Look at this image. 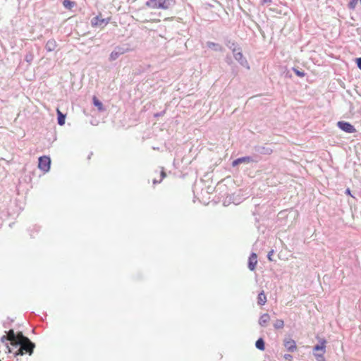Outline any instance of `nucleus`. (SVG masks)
Returning a JSON list of instances; mask_svg holds the SVG:
<instances>
[{"label": "nucleus", "mask_w": 361, "mask_h": 361, "mask_svg": "<svg viewBox=\"0 0 361 361\" xmlns=\"http://www.w3.org/2000/svg\"><path fill=\"white\" fill-rule=\"evenodd\" d=\"M6 335L3 336L1 338L2 343H6L7 348V341H10L11 344L16 348H18L15 355H23L25 353H29L32 354L33 351L34 344L25 336L23 335L21 332L15 334L13 330H9L6 332Z\"/></svg>", "instance_id": "nucleus-1"}, {"label": "nucleus", "mask_w": 361, "mask_h": 361, "mask_svg": "<svg viewBox=\"0 0 361 361\" xmlns=\"http://www.w3.org/2000/svg\"><path fill=\"white\" fill-rule=\"evenodd\" d=\"M145 5L152 9L168 10L175 5V0H148Z\"/></svg>", "instance_id": "nucleus-2"}, {"label": "nucleus", "mask_w": 361, "mask_h": 361, "mask_svg": "<svg viewBox=\"0 0 361 361\" xmlns=\"http://www.w3.org/2000/svg\"><path fill=\"white\" fill-rule=\"evenodd\" d=\"M326 341L324 339H319V343L314 346V355L317 361H324V354L326 352Z\"/></svg>", "instance_id": "nucleus-3"}, {"label": "nucleus", "mask_w": 361, "mask_h": 361, "mask_svg": "<svg viewBox=\"0 0 361 361\" xmlns=\"http://www.w3.org/2000/svg\"><path fill=\"white\" fill-rule=\"evenodd\" d=\"M51 160L47 157H42L39 159V168L44 172L49 171Z\"/></svg>", "instance_id": "nucleus-4"}, {"label": "nucleus", "mask_w": 361, "mask_h": 361, "mask_svg": "<svg viewBox=\"0 0 361 361\" xmlns=\"http://www.w3.org/2000/svg\"><path fill=\"white\" fill-rule=\"evenodd\" d=\"M337 125L342 130L346 133H352L355 132V128L354 126L348 122L339 121L338 122Z\"/></svg>", "instance_id": "nucleus-5"}, {"label": "nucleus", "mask_w": 361, "mask_h": 361, "mask_svg": "<svg viewBox=\"0 0 361 361\" xmlns=\"http://www.w3.org/2000/svg\"><path fill=\"white\" fill-rule=\"evenodd\" d=\"M126 51L123 47H117L114 49V50L111 53L109 56L110 61H115L121 55L123 54Z\"/></svg>", "instance_id": "nucleus-6"}, {"label": "nucleus", "mask_w": 361, "mask_h": 361, "mask_svg": "<svg viewBox=\"0 0 361 361\" xmlns=\"http://www.w3.org/2000/svg\"><path fill=\"white\" fill-rule=\"evenodd\" d=\"M233 56L236 61H238L242 66L248 67V63L247 60L243 57V55L241 52L240 49L239 48L238 51L233 52Z\"/></svg>", "instance_id": "nucleus-7"}, {"label": "nucleus", "mask_w": 361, "mask_h": 361, "mask_svg": "<svg viewBox=\"0 0 361 361\" xmlns=\"http://www.w3.org/2000/svg\"><path fill=\"white\" fill-rule=\"evenodd\" d=\"M285 348L290 352H294L296 350L295 342L291 338H286L283 341Z\"/></svg>", "instance_id": "nucleus-8"}, {"label": "nucleus", "mask_w": 361, "mask_h": 361, "mask_svg": "<svg viewBox=\"0 0 361 361\" xmlns=\"http://www.w3.org/2000/svg\"><path fill=\"white\" fill-rule=\"evenodd\" d=\"M251 161H252V159L250 157H244L234 160L232 165L233 166H236L240 164H249Z\"/></svg>", "instance_id": "nucleus-9"}, {"label": "nucleus", "mask_w": 361, "mask_h": 361, "mask_svg": "<svg viewBox=\"0 0 361 361\" xmlns=\"http://www.w3.org/2000/svg\"><path fill=\"white\" fill-rule=\"evenodd\" d=\"M91 23L92 26H103L107 24V21L104 19L101 18L99 16H96L93 18L91 20Z\"/></svg>", "instance_id": "nucleus-10"}, {"label": "nucleus", "mask_w": 361, "mask_h": 361, "mask_svg": "<svg viewBox=\"0 0 361 361\" xmlns=\"http://www.w3.org/2000/svg\"><path fill=\"white\" fill-rule=\"evenodd\" d=\"M257 263V255L255 253H252L250 257H249V262H248V268L253 271L255 269V266Z\"/></svg>", "instance_id": "nucleus-11"}, {"label": "nucleus", "mask_w": 361, "mask_h": 361, "mask_svg": "<svg viewBox=\"0 0 361 361\" xmlns=\"http://www.w3.org/2000/svg\"><path fill=\"white\" fill-rule=\"evenodd\" d=\"M269 321H270V316L268 314L265 313V314H263L260 317V318L259 319V324L261 326L265 327V326H267V325L268 324Z\"/></svg>", "instance_id": "nucleus-12"}, {"label": "nucleus", "mask_w": 361, "mask_h": 361, "mask_svg": "<svg viewBox=\"0 0 361 361\" xmlns=\"http://www.w3.org/2000/svg\"><path fill=\"white\" fill-rule=\"evenodd\" d=\"M57 46L56 42L54 39H49L47 41L45 49L48 51H54Z\"/></svg>", "instance_id": "nucleus-13"}, {"label": "nucleus", "mask_w": 361, "mask_h": 361, "mask_svg": "<svg viewBox=\"0 0 361 361\" xmlns=\"http://www.w3.org/2000/svg\"><path fill=\"white\" fill-rule=\"evenodd\" d=\"M207 47H209L216 51H223V47L220 44L214 43V42H208L207 43Z\"/></svg>", "instance_id": "nucleus-14"}, {"label": "nucleus", "mask_w": 361, "mask_h": 361, "mask_svg": "<svg viewBox=\"0 0 361 361\" xmlns=\"http://www.w3.org/2000/svg\"><path fill=\"white\" fill-rule=\"evenodd\" d=\"M57 115H58V123L60 126H63L65 123L66 115L61 112V111L57 109Z\"/></svg>", "instance_id": "nucleus-15"}, {"label": "nucleus", "mask_w": 361, "mask_h": 361, "mask_svg": "<svg viewBox=\"0 0 361 361\" xmlns=\"http://www.w3.org/2000/svg\"><path fill=\"white\" fill-rule=\"evenodd\" d=\"M266 302H267V297H266L264 291H262L258 295L257 302L259 305H263L266 303Z\"/></svg>", "instance_id": "nucleus-16"}, {"label": "nucleus", "mask_w": 361, "mask_h": 361, "mask_svg": "<svg viewBox=\"0 0 361 361\" xmlns=\"http://www.w3.org/2000/svg\"><path fill=\"white\" fill-rule=\"evenodd\" d=\"M255 346L259 350H264V341L262 338H259L255 343Z\"/></svg>", "instance_id": "nucleus-17"}, {"label": "nucleus", "mask_w": 361, "mask_h": 361, "mask_svg": "<svg viewBox=\"0 0 361 361\" xmlns=\"http://www.w3.org/2000/svg\"><path fill=\"white\" fill-rule=\"evenodd\" d=\"M274 326L276 329H283V326H284V322H283V321L282 319H277L274 323Z\"/></svg>", "instance_id": "nucleus-18"}, {"label": "nucleus", "mask_w": 361, "mask_h": 361, "mask_svg": "<svg viewBox=\"0 0 361 361\" xmlns=\"http://www.w3.org/2000/svg\"><path fill=\"white\" fill-rule=\"evenodd\" d=\"M63 5L65 8L71 9L74 6L75 3L71 0H63Z\"/></svg>", "instance_id": "nucleus-19"}, {"label": "nucleus", "mask_w": 361, "mask_h": 361, "mask_svg": "<svg viewBox=\"0 0 361 361\" xmlns=\"http://www.w3.org/2000/svg\"><path fill=\"white\" fill-rule=\"evenodd\" d=\"M227 47L232 50L233 53V52H235L236 51L238 50V47H237V45L234 43V42H228V43L226 44Z\"/></svg>", "instance_id": "nucleus-20"}, {"label": "nucleus", "mask_w": 361, "mask_h": 361, "mask_svg": "<svg viewBox=\"0 0 361 361\" xmlns=\"http://www.w3.org/2000/svg\"><path fill=\"white\" fill-rule=\"evenodd\" d=\"M94 106H97L99 109L102 107V104L95 97L93 98Z\"/></svg>", "instance_id": "nucleus-21"}, {"label": "nucleus", "mask_w": 361, "mask_h": 361, "mask_svg": "<svg viewBox=\"0 0 361 361\" xmlns=\"http://www.w3.org/2000/svg\"><path fill=\"white\" fill-rule=\"evenodd\" d=\"M357 0H350L349 3V7L350 8H354L357 4Z\"/></svg>", "instance_id": "nucleus-22"}, {"label": "nucleus", "mask_w": 361, "mask_h": 361, "mask_svg": "<svg viewBox=\"0 0 361 361\" xmlns=\"http://www.w3.org/2000/svg\"><path fill=\"white\" fill-rule=\"evenodd\" d=\"M294 71L295 73V74L300 77H302L304 76V73L302 71H300L299 70H297V69H294Z\"/></svg>", "instance_id": "nucleus-23"}, {"label": "nucleus", "mask_w": 361, "mask_h": 361, "mask_svg": "<svg viewBox=\"0 0 361 361\" xmlns=\"http://www.w3.org/2000/svg\"><path fill=\"white\" fill-rule=\"evenodd\" d=\"M356 63H357V67L361 70V58H357L356 59Z\"/></svg>", "instance_id": "nucleus-24"}, {"label": "nucleus", "mask_w": 361, "mask_h": 361, "mask_svg": "<svg viewBox=\"0 0 361 361\" xmlns=\"http://www.w3.org/2000/svg\"><path fill=\"white\" fill-rule=\"evenodd\" d=\"M284 358L286 360H291L292 355H290V354H286V355H284Z\"/></svg>", "instance_id": "nucleus-25"}, {"label": "nucleus", "mask_w": 361, "mask_h": 361, "mask_svg": "<svg viewBox=\"0 0 361 361\" xmlns=\"http://www.w3.org/2000/svg\"><path fill=\"white\" fill-rule=\"evenodd\" d=\"M274 253V251L271 250L270 251L269 253H268V259L270 260V261H272V259H271V255H273Z\"/></svg>", "instance_id": "nucleus-26"}, {"label": "nucleus", "mask_w": 361, "mask_h": 361, "mask_svg": "<svg viewBox=\"0 0 361 361\" xmlns=\"http://www.w3.org/2000/svg\"><path fill=\"white\" fill-rule=\"evenodd\" d=\"M262 2H263L264 4H267V3H270V2H271V0H262Z\"/></svg>", "instance_id": "nucleus-27"}, {"label": "nucleus", "mask_w": 361, "mask_h": 361, "mask_svg": "<svg viewBox=\"0 0 361 361\" xmlns=\"http://www.w3.org/2000/svg\"><path fill=\"white\" fill-rule=\"evenodd\" d=\"M31 59H31V57L30 58V57H28L27 56H26V61H27V62H30Z\"/></svg>", "instance_id": "nucleus-28"}, {"label": "nucleus", "mask_w": 361, "mask_h": 361, "mask_svg": "<svg viewBox=\"0 0 361 361\" xmlns=\"http://www.w3.org/2000/svg\"><path fill=\"white\" fill-rule=\"evenodd\" d=\"M161 177L164 178L165 176V173L164 171H161Z\"/></svg>", "instance_id": "nucleus-29"}, {"label": "nucleus", "mask_w": 361, "mask_h": 361, "mask_svg": "<svg viewBox=\"0 0 361 361\" xmlns=\"http://www.w3.org/2000/svg\"><path fill=\"white\" fill-rule=\"evenodd\" d=\"M346 192H347V193H348V194H350V190H349V189H348V190H346Z\"/></svg>", "instance_id": "nucleus-30"}, {"label": "nucleus", "mask_w": 361, "mask_h": 361, "mask_svg": "<svg viewBox=\"0 0 361 361\" xmlns=\"http://www.w3.org/2000/svg\"><path fill=\"white\" fill-rule=\"evenodd\" d=\"M154 22H159V20H154Z\"/></svg>", "instance_id": "nucleus-31"}, {"label": "nucleus", "mask_w": 361, "mask_h": 361, "mask_svg": "<svg viewBox=\"0 0 361 361\" xmlns=\"http://www.w3.org/2000/svg\"><path fill=\"white\" fill-rule=\"evenodd\" d=\"M360 2H361V0H360Z\"/></svg>", "instance_id": "nucleus-32"}]
</instances>
